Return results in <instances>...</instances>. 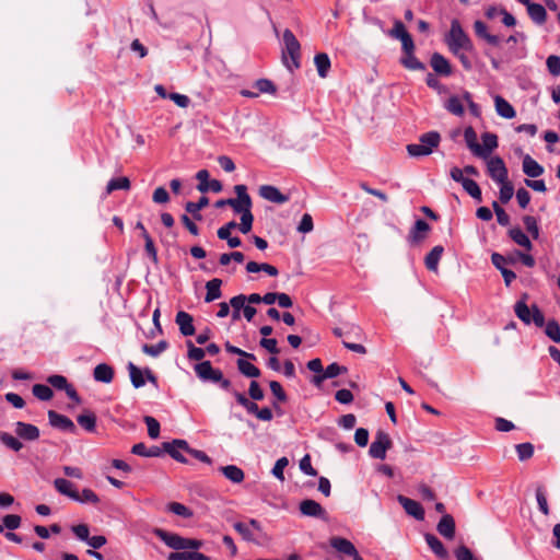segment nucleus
I'll return each instance as SVG.
<instances>
[{"instance_id": "1", "label": "nucleus", "mask_w": 560, "mask_h": 560, "mask_svg": "<svg viewBox=\"0 0 560 560\" xmlns=\"http://www.w3.org/2000/svg\"><path fill=\"white\" fill-rule=\"evenodd\" d=\"M283 49H282V61L285 67L293 72V70L301 67V45L296 39L293 32L289 28L283 31Z\"/></svg>"}, {"instance_id": "2", "label": "nucleus", "mask_w": 560, "mask_h": 560, "mask_svg": "<svg viewBox=\"0 0 560 560\" xmlns=\"http://www.w3.org/2000/svg\"><path fill=\"white\" fill-rule=\"evenodd\" d=\"M446 44L453 54H457V50H472L474 45L469 36L463 30L458 20L454 19L451 22V28L446 36Z\"/></svg>"}, {"instance_id": "3", "label": "nucleus", "mask_w": 560, "mask_h": 560, "mask_svg": "<svg viewBox=\"0 0 560 560\" xmlns=\"http://www.w3.org/2000/svg\"><path fill=\"white\" fill-rule=\"evenodd\" d=\"M526 300L527 294H523L522 299L515 303V315L526 325L534 323L535 326L539 328L544 327L545 316L536 304H533L532 307H528Z\"/></svg>"}, {"instance_id": "4", "label": "nucleus", "mask_w": 560, "mask_h": 560, "mask_svg": "<svg viewBox=\"0 0 560 560\" xmlns=\"http://www.w3.org/2000/svg\"><path fill=\"white\" fill-rule=\"evenodd\" d=\"M441 141V136L438 131L425 132L420 136L419 143H411L407 145V152L412 158L425 156L432 153L434 148H438Z\"/></svg>"}, {"instance_id": "5", "label": "nucleus", "mask_w": 560, "mask_h": 560, "mask_svg": "<svg viewBox=\"0 0 560 560\" xmlns=\"http://www.w3.org/2000/svg\"><path fill=\"white\" fill-rule=\"evenodd\" d=\"M393 446L390 436L378 430L375 434L374 441L370 445L369 454L372 458L385 459L386 452Z\"/></svg>"}, {"instance_id": "6", "label": "nucleus", "mask_w": 560, "mask_h": 560, "mask_svg": "<svg viewBox=\"0 0 560 560\" xmlns=\"http://www.w3.org/2000/svg\"><path fill=\"white\" fill-rule=\"evenodd\" d=\"M234 191L237 198L226 199V202L236 213H245L252 208V198L247 194V188L245 185H236L234 187Z\"/></svg>"}, {"instance_id": "7", "label": "nucleus", "mask_w": 560, "mask_h": 560, "mask_svg": "<svg viewBox=\"0 0 560 560\" xmlns=\"http://www.w3.org/2000/svg\"><path fill=\"white\" fill-rule=\"evenodd\" d=\"M489 176L497 183H502L509 178V172L505 163L500 156H492L487 163Z\"/></svg>"}, {"instance_id": "8", "label": "nucleus", "mask_w": 560, "mask_h": 560, "mask_svg": "<svg viewBox=\"0 0 560 560\" xmlns=\"http://www.w3.org/2000/svg\"><path fill=\"white\" fill-rule=\"evenodd\" d=\"M188 450V443L185 440L175 439L172 442L163 443V454L167 453L173 459L178 463L187 464L188 460L182 454V452H186Z\"/></svg>"}, {"instance_id": "9", "label": "nucleus", "mask_w": 560, "mask_h": 560, "mask_svg": "<svg viewBox=\"0 0 560 560\" xmlns=\"http://www.w3.org/2000/svg\"><path fill=\"white\" fill-rule=\"evenodd\" d=\"M47 416H48L49 424L52 428H56V429H59L61 431L69 432L72 434L77 433V427L69 417L58 413L55 410H49L47 412Z\"/></svg>"}, {"instance_id": "10", "label": "nucleus", "mask_w": 560, "mask_h": 560, "mask_svg": "<svg viewBox=\"0 0 560 560\" xmlns=\"http://www.w3.org/2000/svg\"><path fill=\"white\" fill-rule=\"evenodd\" d=\"M197 376L207 382L217 383L221 380L222 371L213 369L210 361H202L195 365Z\"/></svg>"}, {"instance_id": "11", "label": "nucleus", "mask_w": 560, "mask_h": 560, "mask_svg": "<svg viewBox=\"0 0 560 560\" xmlns=\"http://www.w3.org/2000/svg\"><path fill=\"white\" fill-rule=\"evenodd\" d=\"M153 533L167 547L175 550H185V537H182L178 534L166 532L162 528H155Z\"/></svg>"}, {"instance_id": "12", "label": "nucleus", "mask_w": 560, "mask_h": 560, "mask_svg": "<svg viewBox=\"0 0 560 560\" xmlns=\"http://www.w3.org/2000/svg\"><path fill=\"white\" fill-rule=\"evenodd\" d=\"M300 512L304 516L316 517L324 521L327 520L326 510L318 502L312 499L303 500L300 503Z\"/></svg>"}, {"instance_id": "13", "label": "nucleus", "mask_w": 560, "mask_h": 560, "mask_svg": "<svg viewBox=\"0 0 560 560\" xmlns=\"http://www.w3.org/2000/svg\"><path fill=\"white\" fill-rule=\"evenodd\" d=\"M15 434L25 442H33L39 439L40 431L39 429L27 422L18 421L15 422Z\"/></svg>"}, {"instance_id": "14", "label": "nucleus", "mask_w": 560, "mask_h": 560, "mask_svg": "<svg viewBox=\"0 0 560 560\" xmlns=\"http://www.w3.org/2000/svg\"><path fill=\"white\" fill-rule=\"evenodd\" d=\"M397 501L400 503L408 515L415 517L418 521H422L424 518V510L418 501L409 499L402 494L397 497Z\"/></svg>"}, {"instance_id": "15", "label": "nucleus", "mask_w": 560, "mask_h": 560, "mask_svg": "<svg viewBox=\"0 0 560 560\" xmlns=\"http://www.w3.org/2000/svg\"><path fill=\"white\" fill-rule=\"evenodd\" d=\"M175 323L178 325L179 331L183 336L188 337L195 335L194 318L185 311H179L176 314Z\"/></svg>"}, {"instance_id": "16", "label": "nucleus", "mask_w": 560, "mask_h": 560, "mask_svg": "<svg viewBox=\"0 0 560 560\" xmlns=\"http://www.w3.org/2000/svg\"><path fill=\"white\" fill-rule=\"evenodd\" d=\"M430 66L440 75L448 77L452 74V66L450 61L440 52L432 54Z\"/></svg>"}, {"instance_id": "17", "label": "nucleus", "mask_w": 560, "mask_h": 560, "mask_svg": "<svg viewBox=\"0 0 560 560\" xmlns=\"http://www.w3.org/2000/svg\"><path fill=\"white\" fill-rule=\"evenodd\" d=\"M259 195L264 199L279 205H282L289 200L287 195H283L277 187L271 185L260 186Z\"/></svg>"}, {"instance_id": "18", "label": "nucleus", "mask_w": 560, "mask_h": 560, "mask_svg": "<svg viewBox=\"0 0 560 560\" xmlns=\"http://www.w3.org/2000/svg\"><path fill=\"white\" fill-rule=\"evenodd\" d=\"M330 546L337 550L339 553L351 557L352 555H357V549L354 545L347 538L340 536H334L329 539Z\"/></svg>"}, {"instance_id": "19", "label": "nucleus", "mask_w": 560, "mask_h": 560, "mask_svg": "<svg viewBox=\"0 0 560 560\" xmlns=\"http://www.w3.org/2000/svg\"><path fill=\"white\" fill-rule=\"evenodd\" d=\"M522 168L524 174L532 178H537L545 172V168L528 154L523 158Z\"/></svg>"}, {"instance_id": "20", "label": "nucleus", "mask_w": 560, "mask_h": 560, "mask_svg": "<svg viewBox=\"0 0 560 560\" xmlns=\"http://www.w3.org/2000/svg\"><path fill=\"white\" fill-rule=\"evenodd\" d=\"M436 529L446 539H453L455 536V521L453 516L444 514L438 523Z\"/></svg>"}, {"instance_id": "21", "label": "nucleus", "mask_w": 560, "mask_h": 560, "mask_svg": "<svg viewBox=\"0 0 560 560\" xmlns=\"http://www.w3.org/2000/svg\"><path fill=\"white\" fill-rule=\"evenodd\" d=\"M131 453L144 457H161L163 455V445L147 447L144 443L140 442L132 446Z\"/></svg>"}, {"instance_id": "22", "label": "nucleus", "mask_w": 560, "mask_h": 560, "mask_svg": "<svg viewBox=\"0 0 560 560\" xmlns=\"http://www.w3.org/2000/svg\"><path fill=\"white\" fill-rule=\"evenodd\" d=\"M430 230L431 228L428 222L422 219H418L409 233V240L413 243H420L427 237L425 233Z\"/></svg>"}, {"instance_id": "23", "label": "nucleus", "mask_w": 560, "mask_h": 560, "mask_svg": "<svg viewBox=\"0 0 560 560\" xmlns=\"http://www.w3.org/2000/svg\"><path fill=\"white\" fill-rule=\"evenodd\" d=\"M444 253V247L442 245L434 246L430 253L427 254L424 258V265L428 270L436 272L439 267V261Z\"/></svg>"}, {"instance_id": "24", "label": "nucleus", "mask_w": 560, "mask_h": 560, "mask_svg": "<svg viewBox=\"0 0 560 560\" xmlns=\"http://www.w3.org/2000/svg\"><path fill=\"white\" fill-rule=\"evenodd\" d=\"M474 30H475V34L478 37L485 39L488 44H490L492 46H498L500 44L499 36L490 34L488 32V27H487L486 23H483L482 21H480V20L475 21Z\"/></svg>"}, {"instance_id": "25", "label": "nucleus", "mask_w": 560, "mask_h": 560, "mask_svg": "<svg viewBox=\"0 0 560 560\" xmlns=\"http://www.w3.org/2000/svg\"><path fill=\"white\" fill-rule=\"evenodd\" d=\"M510 238L517 245L524 247L526 250L530 252L533 249V244L529 237L522 231L521 228L514 226L508 231Z\"/></svg>"}, {"instance_id": "26", "label": "nucleus", "mask_w": 560, "mask_h": 560, "mask_svg": "<svg viewBox=\"0 0 560 560\" xmlns=\"http://www.w3.org/2000/svg\"><path fill=\"white\" fill-rule=\"evenodd\" d=\"M219 471L233 483H241L245 478L244 471L236 465L221 466Z\"/></svg>"}, {"instance_id": "27", "label": "nucleus", "mask_w": 560, "mask_h": 560, "mask_svg": "<svg viewBox=\"0 0 560 560\" xmlns=\"http://www.w3.org/2000/svg\"><path fill=\"white\" fill-rule=\"evenodd\" d=\"M93 377L97 382L108 384L114 378V369L106 363H100L94 368Z\"/></svg>"}, {"instance_id": "28", "label": "nucleus", "mask_w": 560, "mask_h": 560, "mask_svg": "<svg viewBox=\"0 0 560 560\" xmlns=\"http://www.w3.org/2000/svg\"><path fill=\"white\" fill-rule=\"evenodd\" d=\"M424 539L428 544V546L431 548V550L434 552V555L440 559H446L448 556V552L442 541L433 534L427 533L424 535Z\"/></svg>"}, {"instance_id": "29", "label": "nucleus", "mask_w": 560, "mask_h": 560, "mask_svg": "<svg viewBox=\"0 0 560 560\" xmlns=\"http://www.w3.org/2000/svg\"><path fill=\"white\" fill-rule=\"evenodd\" d=\"M221 285H222V280L219 278H213L206 283V290H207V293L205 296L206 303L213 302L214 300H218L221 298V295H222Z\"/></svg>"}, {"instance_id": "30", "label": "nucleus", "mask_w": 560, "mask_h": 560, "mask_svg": "<svg viewBox=\"0 0 560 560\" xmlns=\"http://www.w3.org/2000/svg\"><path fill=\"white\" fill-rule=\"evenodd\" d=\"M494 105H495V110L499 116L506 118V119H512L515 117V115H516L515 109L502 96L497 95L494 97Z\"/></svg>"}, {"instance_id": "31", "label": "nucleus", "mask_w": 560, "mask_h": 560, "mask_svg": "<svg viewBox=\"0 0 560 560\" xmlns=\"http://www.w3.org/2000/svg\"><path fill=\"white\" fill-rule=\"evenodd\" d=\"M464 138L467 147L475 155H483V148L477 142V133L472 127H467L464 131Z\"/></svg>"}, {"instance_id": "32", "label": "nucleus", "mask_w": 560, "mask_h": 560, "mask_svg": "<svg viewBox=\"0 0 560 560\" xmlns=\"http://www.w3.org/2000/svg\"><path fill=\"white\" fill-rule=\"evenodd\" d=\"M526 7L527 13L533 22L539 25L546 22L547 12L541 4L529 2Z\"/></svg>"}, {"instance_id": "33", "label": "nucleus", "mask_w": 560, "mask_h": 560, "mask_svg": "<svg viewBox=\"0 0 560 560\" xmlns=\"http://www.w3.org/2000/svg\"><path fill=\"white\" fill-rule=\"evenodd\" d=\"M209 205V198L206 196H202L199 198L197 202L188 201L185 205V210L190 213L194 219L201 220L202 217L200 214V210L206 208Z\"/></svg>"}, {"instance_id": "34", "label": "nucleus", "mask_w": 560, "mask_h": 560, "mask_svg": "<svg viewBox=\"0 0 560 560\" xmlns=\"http://www.w3.org/2000/svg\"><path fill=\"white\" fill-rule=\"evenodd\" d=\"M167 560H210V558L198 551H177L171 552L167 557Z\"/></svg>"}, {"instance_id": "35", "label": "nucleus", "mask_w": 560, "mask_h": 560, "mask_svg": "<svg viewBox=\"0 0 560 560\" xmlns=\"http://www.w3.org/2000/svg\"><path fill=\"white\" fill-rule=\"evenodd\" d=\"M246 271L250 273L265 271L270 277H276L279 273L278 269L275 266L266 262L258 264L256 261H248L246 264Z\"/></svg>"}, {"instance_id": "36", "label": "nucleus", "mask_w": 560, "mask_h": 560, "mask_svg": "<svg viewBox=\"0 0 560 560\" xmlns=\"http://www.w3.org/2000/svg\"><path fill=\"white\" fill-rule=\"evenodd\" d=\"M78 423L88 432L92 433L96 430V416L92 411H85L77 417Z\"/></svg>"}, {"instance_id": "37", "label": "nucleus", "mask_w": 560, "mask_h": 560, "mask_svg": "<svg viewBox=\"0 0 560 560\" xmlns=\"http://www.w3.org/2000/svg\"><path fill=\"white\" fill-rule=\"evenodd\" d=\"M54 486L58 492L63 495L69 497L70 499H77V490L73 489V485L71 481L65 478H57L54 481Z\"/></svg>"}, {"instance_id": "38", "label": "nucleus", "mask_w": 560, "mask_h": 560, "mask_svg": "<svg viewBox=\"0 0 560 560\" xmlns=\"http://www.w3.org/2000/svg\"><path fill=\"white\" fill-rule=\"evenodd\" d=\"M317 73L320 78H326L330 69V59L327 54L319 52L314 57Z\"/></svg>"}, {"instance_id": "39", "label": "nucleus", "mask_w": 560, "mask_h": 560, "mask_svg": "<svg viewBox=\"0 0 560 560\" xmlns=\"http://www.w3.org/2000/svg\"><path fill=\"white\" fill-rule=\"evenodd\" d=\"M485 154L478 155L479 158L487 159L489 154L498 147V137L492 132H485L481 135Z\"/></svg>"}, {"instance_id": "40", "label": "nucleus", "mask_w": 560, "mask_h": 560, "mask_svg": "<svg viewBox=\"0 0 560 560\" xmlns=\"http://www.w3.org/2000/svg\"><path fill=\"white\" fill-rule=\"evenodd\" d=\"M236 364L238 371L246 377H259L261 374L260 370L248 360L238 359Z\"/></svg>"}, {"instance_id": "41", "label": "nucleus", "mask_w": 560, "mask_h": 560, "mask_svg": "<svg viewBox=\"0 0 560 560\" xmlns=\"http://www.w3.org/2000/svg\"><path fill=\"white\" fill-rule=\"evenodd\" d=\"M0 442L7 446L8 448L20 452L23 448V443L20 440V438L13 436L12 434L8 432H0Z\"/></svg>"}, {"instance_id": "42", "label": "nucleus", "mask_w": 560, "mask_h": 560, "mask_svg": "<svg viewBox=\"0 0 560 560\" xmlns=\"http://www.w3.org/2000/svg\"><path fill=\"white\" fill-rule=\"evenodd\" d=\"M400 62L405 68L409 70H425V65L413 55V51L404 54Z\"/></svg>"}, {"instance_id": "43", "label": "nucleus", "mask_w": 560, "mask_h": 560, "mask_svg": "<svg viewBox=\"0 0 560 560\" xmlns=\"http://www.w3.org/2000/svg\"><path fill=\"white\" fill-rule=\"evenodd\" d=\"M130 381L135 388H140L144 386L145 380L143 377L144 372H142L138 366L133 363L128 364Z\"/></svg>"}, {"instance_id": "44", "label": "nucleus", "mask_w": 560, "mask_h": 560, "mask_svg": "<svg viewBox=\"0 0 560 560\" xmlns=\"http://www.w3.org/2000/svg\"><path fill=\"white\" fill-rule=\"evenodd\" d=\"M166 510L184 518H190L194 516V512L189 508L179 502H170L166 505Z\"/></svg>"}, {"instance_id": "45", "label": "nucleus", "mask_w": 560, "mask_h": 560, "mask_svg": "<svg viewBox=\"0 0 560 560\" xmlns=\"http://www.w3.org/2000/svg\"><path fill=\"white\" fill-rule=\"evenodd\" d=\"M462 186L469 196H471L478 202H481V189L474 179L466 178L465 180H463Z\"/></svg>"}, {"instance_id": "46", "label": "nucleus", "mask_w": 560, "mask_h": 560, "mask_svg": "<svg viewBox=\"0 0 560 560\" xmlns=\"http://www.w3.org/2000/svg\"><path fill=\"white\" fill-rule=\"evenodd\" d=\"M545 334L552 341L559 343L560 342V325L556 319H549L547 323L545 322Z\"/></svg>"}, {"instance_id": "47", "label": "nucleus", "mask_w": 560, "mask_h": 560, "mask_svg": "<svg viewBox=\"0 0 560 560\" xmlns=\"http://www.w3.org/2000/svg\"><path fill=\"white\" fill-rule=\"evenodd\" d=\"M445 108L453 115H456V116H463L464 113H465V109H464V106H463V103H462V100L456 96V95H453L451 96L446 103H445Z\"/></svg>"}, {"instance_id": "48", "label": "nucleus", "mask_w": 560, "mask_h": 560, "mask_svg": "<svg viewBox=\"0 0 560 560\" xmlns=\"http://www.w3.org/2000/svg\"><path fill=\"white\" fill-rule=\"evenodd\" d=\"M33 395L39 400L47 401L54 396L52 389L44 384H35L32 388Z\"/></svg>"}, {"instance_id": "49", "label": "nucleus", "mask_w": 560, "mask_h": 560, "mask_svg": "<svg viewBox=\"0 0 560 560\" xmlns=\"http://www.w3.org/2000/svg\"><path fill=\"white\" fill-rule=\"evenodd\" d=\"M130 188V180L128 177H117L113 178L107 183L106 191L107 194H112L114 190L124 189L127 190Z\"/></svg>"}, {"instance_id": "50", "label": "nucleus", "mask_w": 560, "mask_h": 560, "mask_svg": "<svg viewBox=\"0 0 560 560\" xmlns=\"http://www.w3.org/2000/svg\"><path fill=\"white\" fill-rule=\"evenodd\" d=\"M80 503L97 504L100 502L98 495L91 489L85 488L81 493L77 491V499H73Z\"/></svg>"}, {"instance_id": "51", "label": "nucleus", "mask_w": 560, "mask_h": 560, "mask_svg": "<svg viewBox=\"0 0 560 560\" xmlns=\"http://www.w3.org/2000/svg\"><path fill=\"white\" fill-rule=\"evenodd\" d=\"M254 88L258 91L257 93L276 94L277 86L269 79H258L254 83Z\"/></svg>"}, {"instance_id": "52", "label": "nucleus", "mask_w": 560, "mask_h": 560, "mask_svg": "<svg viewBox=\"0 0 560 560\" xmlns=\"http://www.w3.org/2000/svg\"><path fill=\"white\" fill-rule=\"evenodd\" d=\"M499 184L501 185L499 199L502 203H508L514 195V187L509 178Z\"/></svg>"}, {"instance_id": "53", "label": "nucleus", "mask_w": 560, "mask_h": 560, "mask_svg": "<svg viewBox=\"0 0 560 560\" xmlns=\"http://www.w3.org/2000/svg\"><path fill=\"white\" fill-rule=\"evenodd\" d=\"M522 220L526 231L532 235L534 240H537L539 237V226L537 219L533 215H525Z\"/></svg>"}, {"instance_id": "54", "label": "nucleus", "mask_w": 560, "mask_h": 560, "mask_svg": "<svg viewBox=\"0 0 560 560\" xmlns=\"http://www.w3.org/2000/svg\"><path fill=\"white\" fill-rule=\"evenodd\" d=\"M167 347H168V343L165 340H161L156 345H148V343L143 345L142 351L148 355L158 357L163 351H165L167 349Z\"/></svg>"}, {"instance_id": "55", "label": "nucleus", "mask_w": 560, "mask_h": 560, "mask_svg": "<svg viewBox=\"0 0 560 560\" xmlns=\"http://www.w3.org/2000/svg\"><path fill=\"white\" fill-rule=\"evenodd\" d=\"M518 459L524 462L533 457L534 445L529 442L521 443L515 446Z\"/></svg>"}, {"instance_id": "56", "label": "nucleus", "mask_w": 560, "mask_h": 560, "mask_svg": "<svg viewBox=\"0 0 560 560\" xmlns=\"http://www.w3.org/2000/svg\"><path fill=\"white\" fill-rule=\"evenodd\" d=\"M536 500L538 503L539 511L546 516L549 515L550 510H549L546 492H545V489L542 486H539L536 489Z\"/></svg>"}, {"instance_id": "57", "label": "nucleus", "mask_w": 560, "mask_h": 560, "mask_svg": "<svg viewBox=\"0 0 560 560\" xmlns=\"http://www.w3.org/2000/svg\"><path fill=\"white\" fill-rule=\"evenodd\" d=\"M143 420L148 427L149 436L151 439H158L160 435V429H161L159 421L151 416H145L143 418Z\"/></svg>"}, {"instance_id": "58", "label": "nucleus", "mask_w": 560, "mask_h": 560, "mask_svg": "<svg viewBox=\"0 0 560 560\" xmlns=\"http://www.w3.org/2000/svg\"><path fill=\"white\" fill-rule=\"evenodd\" d=\"M254 215L252 210L246 211L241 214V223L238 224V229L243 234H247L250 232L253 226Z\"/></svg>"}, {"instance_id": "59", "label": "nucleus", "mask_w": 560, "mask_h": 560, "mask_svg": "<svg viewBox=\"0 0 560 560\" xmlns=\"http://www.w3.org/2000/svg\"><path fill=\"white\" fill-rule=\"evenodd\" d=\"M546 66L549 73L553 77L560 75V57L557 55H550L546 60Z\"/></svg>"}, {"instance_id": "60", "label": "nucleus", "mask_w": 560, "mask_h": 560, "mask_svg": "<svg viewBox=\"0 0 560 560\" xmlns=\"http://www.w3.org/2000/svg\"><path fill=\"white\" fill-rule=\"evenodd\" d=\"M233 528L242 536V538L246 541H254L255 538L253 533L247 524L242 522H236L233 524Z\"/></svg>"}, {"instance_id": "61", "label": "nucleus", "mask_w": 560, "mask_h": 560, "mask_svg": "<svg viewBox=\"0 0 560 560\" xmlns=\"http://www.w3.org/2000/svg\"><path fill=\"white\" fill-rule=\"evenodd\" d=\"M270 390L272 395L279 400L280 402H285L288 400V396L282 388V385L278 381H271L269 383Z\"/></svg>"}, {"instance_id": "62", "label": "nucleus", "mask_w": 560, "mask_h": 560, "mask_svg": "<svg viewBox=\"0 0 560 560\" xmlns=\"http://www.w3.org/2000/svg\"><path fill=\"white\" fill-rule=\"evenodd\" d=\"M21 516L16 514H8L2 518L3 528H8L10 530L16 529L21 525Z\"/></svg>"}, {"instance_id": "63", "label": "nucleus", "mask_w": 560, "mask_h": 560, "mask_svg": "<svg viewBox=\"0 0 560 560\" xmlns=\"http://www.w3.org/2000/svg\"><path fill=\"white\" fill-rule=\"evenodd\" d=\"M47 382L55 388L65 390L70 384L68 383V380L63 375H50L47 378Z\"/></svg>"}, {"instance_id": "64", "label": "nucleus", "mask_w": 560, "mask_h": 560, "mask_svg": "<svg viewBox=\"0 0 560 560\" xmlns=\"http://www.w3.org/2000/svg\"><path fill=\"white\" fill-rule=\"evenodd\" d=\"M288 465H289V460H288V458H287V457H281V458H279V459L276 462V464H275V466H273V468H272V475H273L277 479H279V480L283 481V480H284L283 470H284V468H285Z\"/></svg>"}]
</instances>
